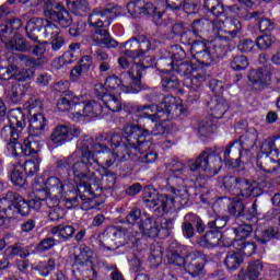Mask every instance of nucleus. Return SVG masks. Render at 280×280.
<instances>
[{"label": "nucleus", "mask_w": 280, "mask_h": 280, "mask_svg": "<svg viewBox=\"0 0 280 280\" xmlns=\"http://www.w3.org/2000/svg\"><path fill=\"white\" fill-rule=\"evenodd\" d=\"M171 178L179 183V185L171 187L172 195H161L156 189L145 188L143 202L149 209H154L155 215L167 213L175 202H179L182 207H186L189 202V190L183 185L185 180L177 177Z\"/></svg>", "instance_id": "nucleus-1"}, {"label": "nucleus", "mask_w": 280, "mask_h": 280, "mask_svg": "<svg viewBox=\"0 0 280 280\" xmlns=\"http://www.w3.org/2000/svg\"><path fill=\"white\" fill-rule=\"evenodd\" d=\"M136 113L138 121L142 124L143 128H152L156 124V119L167 121V119L185 115V106L176 103V97H166L162 104L137 105Z\"/></svg>", "instance_id": "nucleus-2"}, {"label": "nucleus", "mask_w": 280, "mask_h": 280, "mask_svg": "<svg viewBox=\"0 0 280 280\" xmlns=\"http://www.w3.org/2000/svg\"><path fill=\"white\" fill-rule=\"evenodd\" d=\"M119 16V7L115 3H107L98 13H93L89 18L90 27H94L93 39L98 45H105L107 49H115L119 43L115 40L108 30L102 27H108L113 19Z\"/></svg>", "instance_id": "nucleus-3"}, {"label": "nucleus", "mask_w": 280, "mask_h": 280, "mask_svg": "<svg viewBox=\"0 0 280 280\" xmlns=\"http://www.w3.org/2000/svg\"><path fill=\"white\" fill-rule=\"evenodd\" d=\"M77 150L80 152L79 160L71 165L72 174L75 183L80 187H84V191L91 189L93 180H95V172L91 167L97 163L95 153L91 150V141L82 140L77 144Z\"/></svg>", "instance_id": "nucleus-4"}, {"label": "nucleus", "mask_w": 280, "mask_h": 280, "mask_svg": "<svg viewBox=\"0 0 280 280\" xmlns=\"http://www.w3.org/2000/svg\"><path fill=\"white\" fill-rule=\"evenodd\" d=\"M44 38H58L60 27L67 28L73 25L71 13L65 9L62 3L56 0H46L44 5ZM55 23H58L56 25Z\"/></svg>", "instance_id": "nucleus-5"}, {"label": "nucleus", "mask_w": 280, "mask_h": 280, "mask_svg": "<svg viewBox=\"0 0 280 280\" xmlns=\"http://www.w3.org/2000/svg\"><path fill=\"white\" fill-rule=\"evenodd\" d=\"M8 119L9 126L2 128L1 137L10 145L14 156H25V144L16 142L19 141V136L27 126L25 113L21 108L11 109Z\"/></svg>", "instance_id": "nucleus-6"}, {"label": "nucleus", "mask_w": 280, "mask_h": 280, "mask_svg": "<svg viewBox=\"0 0 280 280\" xmlns=\"http://www.w3.org/2000/svg\"><path fill=\"white\" fill-rule=\"evenodd\" d=\"M120 48H125L122 51L124 56L130 58L131 62H133L131 69L128 71L131 78V85L128 88V93H141V91H145L147 86L142 84L141 78H143V72L148 67L141 60L137 61V58H141V54L139 52V36L131 37L129 40L120 44Z\"/></svg>", "instance_id": "nucleus-7"}, {"label": "nucleus", "mask_w": 280, "mask_h": 280, "mask_svg": "<svg viewBox=\"0 0 280 280\" xmlns=\"http://www.w3.org/2000/svg\"><path fill=\"white\" fill-rule=\"evenodd\" d=\"M188 167L190 172H196L197 174L205 172L208 176H215L222 170V158L213 149L207 148Z\"/></svg>", "instance_id": "nucleus-8"}, {"label": "nucleus", "mask_w": 280, "mask_h": 280, "mask_svg": "<svg viewBox=\"0 0 280 280\" xmlns=\"http://www.w3.org/2000/svg\"><path fill=\"white\" fill-rule=\"evenodd\" d=\"M222 185L228 191L236 194V196H242L243 198H257L261 196V189L257 187L254 182L233 175H226L223 177Z\"/></svg>", "instance_id": "nucleus-9"}, {"label": "nucleus", "mask_w": 280, "mask_h": 280, "mask_svg": "<svg viewBox=\"0 0 280 280\" xmlns=\"http://www.w3.org/2000/svg\"><path fill=\"white\" fill-rule=\"evenodd\" d=\"M147 127H141L135 124H127L122 128V137L129 147V150H143V148H150L152 142L150 141V130Z\"/></svg>", "instance_id": "nucleus-10"}, {"label": "nucleus", "mask_w": 280, "mask_h": 280, "mask_svg": "<svg viewBox=\"0 0 280 280\" xmlns=\"http://www.w3.org/2000/svg\"><path fill=\"white\" fill-rule=\"evenodd\" d=\"M259 208V199H255L250 209H246V203H244V200L242 199H235L233 200L229 208L228 211L230 215L235 218L236 220H247L248 222H257V218L261 215V212L257 210Z\"/></svg>", "instance_id": "nucleus-11"}, {"label": "nucleus", "mask_w": 280, "mask_h": 280, "mask_svg": "<svg viewBox=\"0 0 280 280\" xmlns=\"http://www.w3.org/2000/svg\"><path fill=\"white\" fill-rule=\"evenodd\" d=\"M101 141H107V143H110L113 148V152L115 156L118 159V161H128V156H130V147L128 145V142H124V137L119 133H102L100 135Z\"/></svg>", "instance_id": "nucleus-12"}, {"label": "nucleus", "mask_w": 280, "mask_h": 280, "mask_svg": "<svg viewBox=\"0 0 280 280\" xmlns=\"http://www.w3.org/2000/svg\"><path fill=\"white\" fill-rule=\"evenodd\" d=\"M203 8L215 19H229V12L240 15L244 11V8L237 4L225 7L222 0H205Z\"/></svg>", "instance_id": "nucleus-13"}, {"label": "nucleus", "mask_w": 280, "mask_h": 280, "mask_svg": "<svg viewBox=\"0 0 280 280\" xmlns=\"http://www.w3.org/2000/svg\"><path fill=\"white\" fill-rule=\"evenodd\" d=\"M82 135L80 127L68 126V125H58L54 128L50 135V141L56 145H65L68 141H73Z\"/></svg>", "instance_id": "nucleus-14"}, {"label": "nucleus", "mask_w": 280, "mask_h": 280, "mask_svg": "<svg viewBox=\"0 0 280 280\" xmlns=\"http://www.w3.org/2000/svg\"><path fill=\"white\" fill-rule=\"evenodd\" d=\"M197 233L202 235L207 231V224L202 221L198 214L189 212L184 217V222L182 223V233L186 240H191Z\"/></svg>", "instance_id": "nucleus-15"}, {"label": "nucleus", "mask_w": 280, "mask_h": 280, "mask_svg": "<svg viewBox=\"0 0 280 280\" xmlns=\"http://www.w3.org/2000/svg\"><path fill=\"white\" fill-rule=\"evenodd\" d=\"M97 172L102 177L97 178L94 175L91 189L88 190V192L92 195L95 194V191H102V189H113V187H115V183H117V174H115V172L106 167H100L97 168Z\"/></svg>", "instance_id": "nucleus-16"}, {"label": "nucleus", "mask_w": 280, "mask_h": 280, "mask_svg": "<svg viewBox=\"0 0 280 280\" xmlns=\"http://www.w3.org/2000/svg\"><path fill=\"white\" fill-rule=\"evenodd\" d=\"M28 51L32 54V56H35V58L25 56L23 54H18V56H21L20 60L25 62L27 67H43L44 65H47V58L45 56L47 48L44 44L31 45V49Z\"/></svg>", "instance_id": "nucleus-17"}, {"label": "nucleus", "mask_w": 280, "mask_h": 280, "mask_svg": "<svg viewBox=\"0 0 280 280\" xmlns=\"http://www.w3.org/2000/svg\"><path fill=\"white\" fill-rule=\"evenodd\" d=\"M163 14L164 12L159 11V8H156L152 1H147L142 3L141 7H136L135 16H152L155 25L167 27V25H170V20L161 22Z\"/></svg>", "instance_id": "nucleus-18"}, {"label": "nucleus", "mask_w": 280, "mask_h": 280, "mask_svg": "<svg viewBox=\"0 0 280 280\" xmlns=\"http://www.w3.org/2000/svg\"><path fill=\"white\" fill-rule=\"evenodd\" d=\"M247 78L253 91L257 92L264 91L271 82L270 72L265 68L250 70Z\"/></svg>", "instance_id": "nucleus-19"}, {"label": "nucleus", "mask_w": 280, "mask_h": 280, "mask_svg": "<svg viewBox=\"0 0 280 280\" xmlns=\"http://www.w3.org/2000/svg\"><path fill=\"white\" fill-rule=\"evenodd\" d=\"M186 272L194 279L205 275V256L202 254H190L184 264Z\"/></svg>", "instance_id": "nucleus-20"}, {"label": "nucleus", "mask_w": 280, "mask_h": 280, "mask_svg": "<svg viewBox=\"0 0 280 280\" xmlns=\"http://www.w3.org/2000/svg\"><path fill=\"white\" fill-rule=\"evenodd\" d=\"M218 23H220V18H215L214 21L209 19H198L194 20L191 27V36H198V38H205L211 32V28L218 30Z\"/></svg>", "instance_id": "nucleus-21"}, {"label": "nucleus", "mask_w": 280, "mask_h": 280, "mask_svg": "<svg viewBox=\"0 0 280 280\" xmlns=\"http://www.w3.org/2000/svg\"><path fill=\"white\" fill-rule=\"evenodd\" d=\"M45 19L33 18L25 26L26 36L34 43H39L40 39L45 38Z\"/></svg>", "instance_id": "nucleus-22"}, {"label": "nucleus", "mask_w": 280, "mask_h": 280, "mask_svg": "<svg viewBox=\"0 0 280 280\" xmlns=\"http://www.w3.org/2000/svg\"><path fill=\"white\" fill-rule=\"evenodd\" d=\"M75 110L73 115L77 117H100L104 112V106L97 101H89L86 104L79 103Z\"/></svg>", "instance_id": "nucleus-23"}, {"label": "nucleus", "mask_w": 280, "mask_h": 280, "mask_svg": "<svg viewBox=\"0 0 280 280\" xmlns=\"http://www.w3.org/2000/svg\"><path fill=\"white\" fill-rule=\"evenodd\" d=\"M240 150H242V144L240 141L234 140L230 142L223 150V161L229 167L237 168L240 167Z\"/></svg>", "instance_id": "nucleus-24"}, {"label": "nucleus", "mask_w": 280, "mask_h": 280, "mask_svg": "<svg viewBox=\"0 0 280 280\" xmlns=\"http://www.w3.org/2000/svg\"><path fill=\"white\" fill-rule=\"evenodd\" d=\"M30 89V84L21 81L12 82L5 90V97L11 104H21L25 97V91Z\"/></svg>", "instance_id": "nucleus-25"}, {"label": "nucleus", "mask_w": 280, "mask_h": 280, "mask_svg": "<svg viewBox=\"0 0 280 280\" xmlns=\"http://www.w3.org/2000/svg\"><path fill=\"white\" fill-rule=\"evenodd\" d=\"M42 207L40 197H35L31 200H25L23 197H20L16 203L12 205V211L20 213V215L26 217L32 209L38 211Z\"/></svg>", "instance_id": "nucleus-26"}, {"label": "nucleus", "mask_w": 280, "mask_h": 280, "mask_svg": "<svg viewBox=\"0 0 280 280\" xmlns=\"http://www.w3.org/2000/svg\"><path fill=\"white\" fill-rule=\"evenodd\" d=\"M222 26V32H224V34H229L231 38H237V35L242 34V22L236 18H219L217 30H220Z\"/></svg>", "instance_id": "nucleus-27"}, {"label": "nucleus", "mask_w": 280, "mask_h": 280, "mask_svg": "<svg viewBox=\"0 0 280 280\" xmlns=\"http://www.w3.org/2000/svg\"><path fill=\"white\" fill-rule=\"evenodd\" d=\"M150 147H142V149L133 148L128 155V161H133L135 163H154L156 161L158 154L154 151H148Z\"/></svg>", "instance_id": "nucleus-28"}, {"label": "nucleus", "mask_w": 280, "mask_h": 280, "mask_svg": "<svg viewBox=\"0 0 280 280\" xmlns=\"http://www.w3.org/2000/svg\"><path fill=\"white\" fill-rule=\"evenodd\" d=\"M230 43L231 37L222 35L217 36L213 42L209 43L208 48L210 54H212V58H223V56H226Z\"/></svg>", "instance_id": "nucleus-29"}, {"label": "nucleus", "mask_w": 280, "mask_h": 280, "mask_svg": "<svg viewBox=\"0 0 280 280\" xmlns=\"http://www.w3.org/2000/svg\"><path fill=\"white\" fill-rule=\"evenodd\" d=\"M168 36L170 38H179L183 45H191V30L187 28L183 22L172 24Z\"/></svg>", "instance_id": "nucleus-30"}, {"label": "nucleus", "mask_w": 280, "mask_h": 280, "mask_svg": "<svg viewBox=\"0 0 280 280\" xmlns=\"http://www.w3.org/2000/svg\"><path fill=\"white\" fill-rule=\"evenodd\" d=\"M264 271V264L260 260L250 261L246 269H241L237 279L259 280Z\"/></svg>", "instance_id": "nucleus-31"}, {"label": "nucleus", "mask_w": 280, "mask_h": 280, "mask_svg": "<svg viewBox=\"0 0 280 280\" xmlns=\"http://www.w3.org/2000/svg\"><path fill=\"white\" fill-rule=\"evenodd\" d=\"M205 234L199 236L198 244L201 248H215L220 244L222 232L213 229H206Z\"/></svg>", "instance_id": "nucleus-32"}, {"label": "nucleus", "mask_w": 280, "mask_h": 280, "mask_svg": "<svg viewBox=\"0 0 280 280\" xmlns=\"http://www.w3.org/2000/svg\"><path fill=\"white\" fill-rule=\"evenodd\" d=\"M21 56L13 54L8 58L9 65L0 67V80H12L16 73H19V62H21Z\"/></svg>", "instance_id": "nucleus-33"}, {"label": "nucleus", "mask_w": 280, "mask_h": 280, "mask_svg": "<svg viewBox=\"0 0 280 280\" xmlns=\"http://www.w3.org/2000/svg\"><path fill=\"white\" fill-rule=\"evenodd\" d=\"M47 119L43 114H33L30 119L28 135L33 137H43L45 135V127Z\"/></svg>", "instance_id": "nucleus-34"}, {"label": "nucleus", "mask_w": 280, "mask_h": 280, "mask_svg": "<svg viewBox=\"0 0 280 280\" xmlns=\"http://www.w3.org/2000/svg\"><path fill=\"white\" fill-rule=\"evenodd\" d=\"M23 25L20 19L12 18L7 21L4 24L0 25V38L2 43L8 45L10 39L12 38V34H14V30H19Z\"/></svg>", "instance_id": "nucleus-35"}, {"label": "nucleus", "mask_w": 280, "mask_h": 280, "mask_svg": "<svg viewBox=\"0 0 280 280\" xmlns=\"http://www.w3.org/2000/svg\"><path fill=\"white\" fill-rule=\"evenodd\" d=\"M256 164L259 170L266 172L267 174H272L277 172L280 167V160L273 161L270 155L266 153H259L256 159Z\"/></svg>", "instance_id": "nucleus-36"}, {"label": "nucleus", "mask_w": 280, "mask_h": 280, "mask_svg": "<svg viewBox=\"0 0 280 280\" xmlns=\"http://www.w3.org/2000/svg\"><path fill=\"white\" fill-rule=\"evenodd\" d=\"M210 113L214 119H222L226 110H229V103L222 97L215 96L208 103Z\"/></svg>", "instance_id": "nucleus-37"}, {"label": "nucleus", "mask_w": 280, "mask_h": 280, "mask_svg": "<svg viewBox=\"0 0 280 280\" xmlns=\"http://www.w3.org/2000/svg\"><path fill=\"white\" fill-rule=\"evenodd\" d=\"M183 253V247L178 243L173 242L168 246L167 259L168 264L173 266H185L187 259H185L180 254Z\"/></svg>", "instance_id": "nucleus-38"}, {"label": "nucleus", "mask_w": 280, "mask_h": 280, "mask_svg": "<svg viewBox=\"0 0 280 280\" xmlns=\"http://www.w3.org/2000/svg\"><path fill=\"white\" fill-rule=\"evenodd\" d=\"M46 190H42V194H48L49 196H65V184L58 177H49L46 183Z\"/></svg>", "instance_id": "nucleus-39"}, {"label": "nucleus", "mask_w": 280, "mask_h": 280, "mask_svg": "<svg viewBox=\"0 0 280 280\" xmlns=\"http://www.w3.org/2000/svg\"><path fill=\"white\" fill-rule=\"evenodd\" d=\"M67 7L75 16H86L91 12L89 0H67Z\"/></svg>", "instance_id": "nucleus-40"}, {"label": "nucleus", "mask_w": 280, "mask_h": 280, "mask_svg": "<svg viewBox=\"0 0 280 280\" xmlns=\"http://www.w3.org/2000/svg\"><path fill=\"white\" fill-rule=\"evenodd\" d=\"M4 253L5 257L9 259H14V257H20V259H27V257H30V247L19 242L9 246Z\"/></svg>", "instance_id": "nucleus-41"}, {"label": "nucleus", "mask_w": 280, "mask_h": 280, "mask_svg": "<svg viewBox=\"0 0 280 280\" xmlns=\"http://www.w3.org/2000/svg\"><path fill=\"white\" fill-rule=\"evenodd\" d=\"M75 95H73V92L67 90L63 91L60 98L57 102V108L61 113H66V110H71V108H74L75 110Z\"/></svg>", "instance_id": "nucleus-42"}, {"label": "nucleus", "mask_w": 280, "mask_h": 280, "mask_svg": "<svg viewBox=\"0 0 280 280\" xmlns=\"http://www.w3.org/2000/svg\"><path fill=\"white\" fill-rule=\"evenodd\" d=\"M244 264V257L240 252H228L224 266L228 270H238Z\"/></svg>", "instance_id": "nucleus-43"}, {"label": "nucleus", "mask_w": 280, "mask_h": 280, "mask_svg": "<svg viewBox=\"0 0 280 280\" xmlns=\"http://www.w3.org/2000/svg\"><path fill=\"white\" fill-rule=\"evenodd\" d=\"M279 237V232L275 228H268L262 230L257 228L255 230V240L260 244H267L270 240H277Z\"/></svg>", "instance_id": "nucleus-44"}, {"label": "nucleus", "mask_w": 280, "mask_h": 280, "mask_svg": "<svg viewBox=\"0 0 280 280\" xmlns=\"http://www.w3.org/2000/svg\"><path fill=\"white\" fill-rule=\"evenodd\" d=\"M139 229L144 237H159V224L152 222L150 217L141 222Z\"/></svg>", "instance_id": "nucleus-45"}, {"label": "nucleus", "mask_w": 280, "mask_h": 280, "mask_svg": "<svg viewBox=\"0 0 280 280\" xmlns=\"http://www.w3.org/2000/svg\"><path fill=\"white\" fill-rule=\"evenodd\" d=\"M257 130L250 129L249 131H246L243 136L240 137L238 143L241 145L242 150H248L255 148L257 145Z\"/></svg>", "instance_id": "nucleus-46"}, {"label": "nucleus", "mask_w": 280, "mask_h": 280, "mask_svg": "<svg viewBox=\"0 0 280 280\" xmlns=\"http://www.w3.org/2000/svg\"><path fill=\"white\" fill-rule=\"evenodd\" d=\"M93 250L89 246L80 247V253L74 256V266H92Z\"/></svg>", "instance_id": "nucleus-47"}, {"label": "nucleus", "mask_w": 280, "mask_h": 280, "mask_svg": "<svg viewBox=\"0 0 280 280\" xmlns=\"http://www.w3.org/2000/svg\"><path fill=\"white\" fill-rule=\"evenodd\" d=\"M161 84L163 91H165L166 93H172V91H176L180 88V81L178 80V77L172 73L163 75Z\"/></svg>", "instance_id": "nucleus-48"}, {"label": "nucleus", "mask_w": 280, "mask_h": 280, "mask_svg": "<svg viewBox=\"0 0 280 280\" xmlns=\"http://www.w3.org/2000/svg\"><path fill=\"white\" fill-rule=\"evenodd\" d=\"M118 228L119 225H110L106 228V230L101 235L102 242L108 246L117 247Z\"/></svg>", "instance_id": "nucleus-49"}, {"label": "nucleus", "mask_w": 280, "mask_h": 280, "mask_svg": "<svg viewBox=\"0 0 280 280\" xmlns=\"http://www.w3.org/2000/svg\"><path fill=\"white\" fill-rule=\"evenodd\" d=\"M14 218H16V212L12 210V205L7 208L0 206V229H10V222Z\"/></svg>", "instance_id": "nucleus-50"}, {"label": "nucleus", "mask_w": 280, "mask_h": 280, "mask_svg": "<svg viewBox=\"0 0 280 280\" xmlns=\"http://www.w3.org/2000/svg\"><path fill=\"white\" fill-rule=\"evenodd\" d=\"M34 137L28 133V137L24 140V156H34L40 152V142L34 140Z\"/></svg>", "instance_id": "nucleus-51"}, {"label": "nucleus", "mask_w": 280, "mask_h": 280, "mask_svg": "<svg viewBox=\"0 0 280 280\" xmlns=\"http://www.w3.org/2000/svg\"><path fill=\"white\" fill-rule=\"evenodd\" d=\"M248 57L244 55L233 56L230 60V67L233 71H245L248 69Z\"/></svg>", "instance_id": "nucleus-52"}, {"label": "nucleus", "mask_w": 280, "mask_h": 280, "mask_svg": "<svg viewBox=\"0 0 280 280\" xmlns=\"http://www.w3.org/2000/svg\"><path fill=\"white\" fill-rule=\"evenodd\" d=\"M172 231H174V219H164L161 221L160 225H158L160 240L170 237V235H172Z\"/></svg>", "instance_id": "nucleus-53"}, {"label": "nucleus", "mask_w": 280, "mask_h": 280, "mask_svg": "<svg viewBox=\"0 0 280 280\" xmlns=\"http://www.w3.org/2000/svg\"><path fill=\"white\" fill-rule=\"evenodd\" d=\"M235 235V230L233 228L231 230H226L225 232L221 233L220 242H222L223 246L231 247L234 246V248H237V245L240 244L238 238Z\"/></svg>", "instance_id": "nucleus-54"}, {"label": "nucleus", "mask_w": 280, "mask_h": 280, "mask_svg": "<svg viewBox=\"0 0 280 280\" xmlns=\"http://www.w3.org/2000/svg\"><path fill=\"white\" fill-rule=\"evenodd\" d=\"M205 80H207L205 74L190 75L186 77L184 84L187 86V89H190V91H198V89L202 86V82H205Z\"/></svg>", "instance_id": "nucleus-55"}, {"label": "nucleus", "mask_w": 280, "mask_h": 280, "mask_svg": "<svg viewBox=\"0 0 280 280\" xmlns=\"http://www.w3.org/2000/svg\"><path fill=\"white\" fill-rule=\"evenodd\" d=\"M235 236L238 237V242H244L246 237H250L253 234V225L248 223H242L233 228Z\"/></svg>", "instance_id": "nucleus-56"}, {"label": "nucleus", "mask_w": 280, "mask_h": 280, "mask_svg": "<svg viewBox=\"0 0 280 280\" xmlns=\"http://www.w3.org/2000/svg\"><path fill=\"white\" fill-rule=\"evenodd\" d=\"M103 104H105L106 108L112 110V113H119L121 110V101L115 94L109 93L105 95Z\"/></svg>", "instance_id": "nucleus-57"}, {"label": "nucleus", "mask_w": 280, "mask_h": 280, "mask_svg": "<svg viewBox=\"0 0 280 280\" xmlns=\"http://www.w3.org/2000/svg\"><path fill=\"white\" fill-rule=\"evenodd\" d=\"M149 261L152 266H161L163 261V247H161V245H151Z\"/></svg>", "instance_id": "nucleus-58"}, {"label": "nucleus", "mask_w": 280, "mask_h": 280, "mask_svg": "<svg viewBox=\"0 0 280 280\" xmlns=\"http://www.w3.org/2000/svg\"><path fill=\"white\" fill-rule=\"evenodd\" d=\"M11 183L15 187H25V185H27V178L25 177V174H23V170H21V167H15L11 172Z\"/></svg>", "instance_id": "nucleus-59"}, {"label": "nucleus", "mask_w": 280, "mask_h": 280, "mask_svg": "<svg viewBox=\"0 0 280 280\" xmlns=\"http://www.w3.org/2000/svg\"><path fill=\"white\" fill-rule=\"evenodd\" d=\"M9 43H11V47L12 49H15V51L27 52L31 49V45L27 39L21 36H16L14 39L11 37Z\"/></svg>", "instance_id": "nucleus-60"}, {"label": "nucleus", "mask_w": 280, "mask_h": 280, "mask_svg": "<svg viewBox=\"0 0 280 280\" xmlns=\"http://www.w3.org/2000/svg\"><path fill=\"white\" fill-rule=\"evenodd\" d=\"M236 249L241 250V253H243V255H245V257H253V255H255V253L257 250V245L255 244V242L241 241L236 245Z\"/></svg>", "instance_id": "nucleus-61"}, {"label": "nucleus", "mask_w": 280, "mask_h": 280, "mask_svg": "<svg viewBox=\"0 0 280 280\" xmlns=\"http://www.w3.org/2000/svg\"><path fill=\"white\" fill-rule=\"evenodd\" d=\"M131 237H132V232H129L128 229L118 225V236H117L116 247L119 248V246H126V244H130Z\"/></svg>", "instance_id": "nucleus-62"}, {"label": "nucleus", "mask_w": 280, "mask_h": 280, "mask_svg": "<svg viewBox=\"0 0 280 280\" xmlns=\"http://www.w3.org/2000/svg\"><path fill=\"white\" fill-rule=\"evenodd\" d=\"M277 39L270 35V34H265L259 36L256 39V45L258 47V49H261L262 51H266V49H270V47H272V44L276 42Z\"/></svg>", "instance_id": "nucleus-63"}, {"label": "nucleus", "mask_w": 280, "mask_h": 280, "mask_svg": "<svg viewBox=\"0 0 280 280\" xmlns=\"http://www.w3.org/2000/svg\"><path fill=\"white\" fill-rule=\"evenodd\" d=\"M56 244H58V241L54 236L45 237L37 244L36 252L46 253V250H51Z\"/></svg>", "instance_id": "nucleus-64"}]
</instances>
